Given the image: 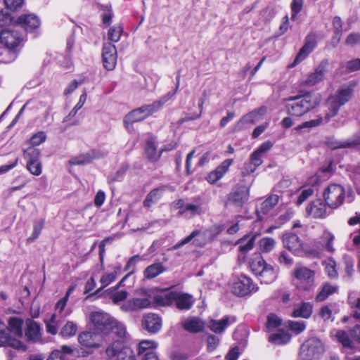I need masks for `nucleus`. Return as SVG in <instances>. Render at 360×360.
Instances as JSON below:
<instances>
[{
  "mask_svg": "<svg viewBox=\"0 0 360 360\" xmlns=\"http://www.w3.org/2000/svg\"><path fill=\"white\" fill-rule=\"evenodd\" d=\"M321 101L319 94L307 92L287 98L285 108L290 115L301 117L316 108Z\"/></svg>",
  "mask_w": 360,
  "mask_h": 360,
  "instance_id": "f257e3e1",
  "label": "nucleus"
},
{
  "mask_svg": "<svg viewBox=\"0 0 360 360\" xmlns=\"http://www.w3.org/2000/svg\"><path fill=\"white\" fill-rule=\"evenodd\" d=\"M356 86V82H350L347 85L338 89L334 96L328 98V112L324 117L325 122H328L332 117H335L340 107L351 99Z\"/></svg>",
  "mask_w": 360,
  "mask_h": 360,
  "instance_id": "f03ea898",
  "label": "nucleus"
},
{
  "mask_svg": "<svg viewBox=\"0 0 360 360\" xmlns=\"http://www.w3.org/2000/svg\"><path fill=\"white\" fill-rule=\"evenodd\" d=\"M89 319L96 333L104 335H108L111 333L112 324H113L115 319L109 314L102 311H92L90 314Z\"/></svg>",
  "mask_w": 360,
  "mask_h": 360,
  "instance_id": "7ed1b4c3",
  "label": "nucleus"
},
{
  "mask_svg": "<svg viewBox=\"0 0 360 360\" xmlns=\"http://www.w3.org/2000/svg\"><path fill=\"white\" fill-rule=\"evenodd\" d=\"M324 353V346L317 338H311L303 342L300 347V356L304 360L319 359Z\"/></svg>",
  "mask_w": 360,
  "mask_h": 360,
  "instance_id": "20e7f679",
  "label": "nucleus"
},
{
  "mask_svg": "<svg viewBox=\"0 0 360 360\" xmlns=\"http://www.w3.org/2000/svg\"><path fill=\"white\" fill-rule=\"evenodd\" d=\"M326 204L332 209H336L343 204L345 191L343 186L337 184H330L323 191Z\"/></svg>",
  "mask_w": 360,
  "mask_h": 360,
  "instance_id": "39448f33",
  "label": "nucleus"
},
{
  "mask_svg": "<svg viewBox=\"0 0 360 360\" xmlns=\"http://www.w3.org/2000/svg\"><path fill=\"white\" fill-rule=\"evenodd\" d=\"M292 275L297 288L300 290H309L314 285L315 272L306 266H297Z\"/></svg>",
  "mask_w": 360,
  "mask_h": 360,
  "instance_id": "423d86ee",
  "label": "nucleus"
},
{
  "mask_svg": "<svg viewBox=\"0 0 360 360\" xmlns=\"http://www.w3.org/2000/svg\"><path fill=\"white\" fill-rule=\"evenodd\" d=\"M22 41V34L18 30H3L0 33V41L7 50L0 49V56L3 53H8L11 50H15Z\"/></svg>",
  "mask_w": 360,
  "mask_h": 360,
  "instance_id": "0eeeda50",
  "label": "nucleus"
},
{
  "mask_svg": "<svg viewBox=\"0 0 360 360\" xmlns=\"http://www.w3.org/2000/svg\"><path fill=\"white\" fill-rule=\"evenodd\" d=\"M266 113V108L262 106L243 115L235 124L234 131H242L262 120Z\"/></svg>",
  "mask_w": 360,
  "mask_h": 360,
  "instance_id": "6e6552de",
  "label": "nucleus"
},
{
  "mask_svg": "<svg viewBox=\"0 0 360 360\" xmlns=\"http://www.w3.org/2000/svg\"><path fill=\"white\" fill-rule=\"evenodd\" d=\"M180 84V73L179 72L176 76V89L175 91H177L179 89ZM176 92H169L165 96L160 98L158 100L155 101L153 103L148 105H143L141 106V110L143 112L146 117H148V116L153 115V113L158 112L159 110H160L163 105L167 103L169 100H170Z\"/></svg>",
  "mask_w": 360,
  "mask_h": 360,
  "instance_id": "1a4fd4ad",
  "label": "nucleus"
},
{
  "mask_svg": "<svg viewBox=\"0 0 360 360\" xmlns=\"http://www.w3.org/2000/svg\"><path fill=\"white\" fill-rule=\"evenodd\" d=\"M257 290L251 278L244 275L238 277L231 285V292L240 297L248 295Z\"/></svg>",
  "mask_w": 360,
  "mask_h": 360,
  "instance_id": "9d476101",
  "label": "nucleus"
},
{
  "mask_svg": "<svg viewBox=\"0 0 360 360\" xmlns=\"http://www.w3.org/2000/svg\"><path fill=\"white\" fill-rule=\"evenodd\" d=\"M77 340L80 345L86 349H98L103 345L102 338L96 332H81Z\"/></svg>",
  "mask_w": 360,
  "mask_h": 360,
  "instance_id": "9b49d317",
  "label": "nucleus"
},
{
  "mask_svg": "<svg viewBox=\"0 0 360 360\" xmlns=\"http://www.w3.org/2000/svg\"><path fill=\"white\" fill-rule=\"evenodd\" d=\"M249 189L245 186H238L233 189L227 196V204L236 207H242L249 199Z\"/></svg>",
  "mask_w": 360,
  "mask_h": 360,
  "instance_id": "f8f14e48",
  "label": "nucleus"
},
{
  "mask_svg": "<svg viewBox=\"0 0 360 360\" xmlns=\"http://www.w3.org/2000/svg\"><path fill=\"white\" fill-rule=\"evenodd\" d=\"M26 341L30 343H44L41 337V328L39 323L32 319L26 321L25 330Z\"/></svg>",
  "mask_w": 360,
  "mask_h": 360,
  "instance_id": "ddd939ff",
  "label": "nucleus"
},
{
  "mask_svg": "<svg viewBox=\"0 0 360 360\" xmlns=\"http://www.w3.org/2000/svg\"><path fill=\"white\" fill-rule=\"evenodd\" d=\"M102 58L104 68L112 70L117 63V49L112 43H105L103 46Z\"/></svg>",
  "mask_w": 360,
  "mask_h": 360,
  "instance_id": "4468645a",
  "label": "nucleus"
},
{
  "mask_svg": "<svg viewBox=\"0 0 360 360\" xmlns=\"http://www.w3.org/2000/svg\"><path fill=\"white\" fill-rule=\"evenodd\" d=\"M328 64V59L322 60L314 72L309 74L302 84L305 86H313L321 82L327 72Z\"/></svg>",
  "mask_w": 360,
  "mask_h": 360,
  "instance_id": "2eb2a0df",
  "label": "nucleus"
},
{
  "mask_svg": "<svg viewBox=\"0 0 360 360\" xmlns=\"http://www.w3.org/2000/svg\"><path fill=\"white\" fill-rule=\"evenodd\" d=\"M191 241L193 245L198 247L205 245L207 243L206 233L199 230H195L189 236L172 246L169 250H176Z\"/></svg>",
  "mask_w": 360,
  "mask_h": 360,
  "instance_id": "dca6fc26",
  "label": "nucleus"
},
{
  "mask_svg": "<svg viewBox=\"0 0 360 360\" xmlns=\"http://www.w3.org/2000/svg\"><path fill=\"white\" fill-rule=\"evenodd\" d=\"M11 347L17 349L25 350L26 346L19 340L12 338L8 330L4 328V325L1 322L0 326V347Z\"/></svg>",
  "mask_w": 360,
  "mask_h": 360,
  "instance_id": "f3484780",
  "label": "nucleus"
},
{
  "mask_svg": "<svg viewBox=\"0 0 360 360\" xmlns=\"http://www.w3.org/2000/svg\"><path fill=\"white\" fill-rule=\"evenodd\" d=\"M142 326L148 333H156L162 328V319L156 314H148L143 318Z\"/></svg>",
  "mask_w": 360,
  "mask_h": 360,
  "instance_id": "a211bd4d",
  "label": "nucleus"
},
{
  "mask_svg": "<svg viewBox=\"0 0 360 360\" xmlns=\"http://www.w3.org/2000/svg\"><path fill=\"white\" fill-rule=\"evenodd\" d=\"M152 302L148 297L133 298L127 300L121 306V309L124 311H134L148 308Z\"/></svg>",
  "mask_w": 360,
  "mask_h": 360,
  "instance_id": "6ab92c4d",
  "label": "nucleus"
},
{
  "mask_svg": "<svg viewBox=\"0 0 360 360\" xmlns=\"http://www.w3.org/2000/svg\"><path fill=\"white\" fill-rule=\"evenodd\" d=\"M283 243L285 248L293 252L295 254H299L303 250L302 240L296 234L292 233H288L283 235Z\"/></svg>",
  "mask_w": 360,
  "mask_h": 360,
  "instance_id": "aec40b11",
  "label": "nucleus"
},
{
  "mask_svg": "<svg viewBox=\"0 0 360 360\" xmlns=\"http://www.w3.org/2000/svg\"><path fill=\"white\" fill-rule=\"evenodd\" d=\"M306 212L314 218H324L327 216L326 204L321 199H316L307 205Z\"/></svg>",
  "mask_w": 360,
  "mask_h": 360,
  "instance_id": "412c9836",
  "label": "nucleus"
},
{
  "mask_svg": "<svg viewBox=\"0 0 360 360\" xmlns=\"http://www.w3.org/2000/svg\"><path fill=\"white\" fill-rule=\"evenodd\" d=\"M232 162L231 159H227L222 162L221 165L208 174L207 177V181L214 184L221 179L228 171Z\"/></svg>",
  "mask_w": 360,
  "mask_h": 360,
  "instance_id": "4be33fe9",
  "label": "nucleus"
},
{
  "mask_svg": "<svg viewBox=\"0 0 360 360\" xmlns=\"http://www.w3.org/2000/svg\"><path fill=\"white\" fill-rule=\"evenodd\" d=\"M18 23L27 32H32L40 25L39 18L34 14H27L20 16Z\"/></svg>",
  "mask_w": 360,
  "mask_h": 360,
  "instance_id": "5701e85b",
  "label": "nucleus"
},
{
  "mask_svg": "<svg viewBox=\"0 0 360 360\" xmlns=\"http://www.w3.org/2000/svg\"><path fill=\"white\" fill-rule=\"evenodd\" d=\"M174 302L180 310L190 309L194 303L193 296L188 293H183L174 291Z\"/></svg>",
  "mask_w": 360,
  "mask_h": 360,
  "instance_id": "b1692460",
  "label": "nucleus"
},
{
  "mask_svg": "<svg viewBox=\"0 0 360 360\" xmlns=\"http://www.w3.org/2000/svg\"><path fill=\"white\" fill-rule=\"evenodd\" d=\"M339 286L338 285H333L328 282L323 283L315 299L317 302H323L329 296L337 292Z\"/></svg>",
  "mask_w": 360,
  "mask_h": 360,
  "instance_id": "393cba45",
  "label": "nucleus"
},
{
  "mask_svg": "<svg viewBox=\"0 0 360 360\" xmlns=\"http://www.w3.org/2000/svg\"><path fill=\"white\" fill-rule=\"evenodd\" d=\"M167 188V186H162L150 191L143 201V205L150 207L153 204L158 202Z\"/></svg>",
  "mask_w": 360,
  "mask_h": 360,
  "instance_id": "a878e982",
  "label": "nucleus"
},
{
  "mask_svg": "<svg viewBox=\"0 0 360 360\" xmlns=\"http://www.w3.org/2000/svg\"><path fill=\"white\" fill-rule=\"evenodd\" d=\"M327 145L330 148L333 150L345 148H353L360 145V138L349 139L345 141H340L331 139L327 141Z\"/></svg>",
  "mask_w": 360,
  "mask_h": 360,
  "instance_id": "bb28decb",
  "label": "nucleus"
},
{
  "mask_svg": "<svg viewBox=\"0 0 360 360\" xmlns=\"http://www.w3.org/2000/svg\"><path fill=\"white\" fill-rule=\"evenodd\" d=\"M279 197L276 194L269 195L264 202H262L259 207L257 210L258 217H260V214H265L269 212L274 207L278 202Z\"/></svg>",
  "mask_w": 360,
  "mask_h": 360,
  "instance_id": "cd10ccee",
  "label": "nucleus"
},
{
  "mask_svg": "<svg viewBox=\"0 0 360 360\" xmlns=\"http://www.w3.org/2000/svg\"><path fill=\"white\" fill-rule=\"evenodd\" d=\"M290 339L291 335L284 330H278L269 336V342L275 345L287 344Z\"/></svg>",
  "mask_w": 360,
  "mask_h": 360,
  "instance_id": "c85d7f7f",
  "label": "nucleus"
},
{
  "mask_svg": "<svg viewBox=\"0 0 360 360\" xmlns=\"http://www.w3.org/2000/svg\"><path fill=\"white\" fill-rule=\"evenodd\" d=\"M174 291L161 292L153 297V302L158 306L167 307L170 306L174 302Z\"/></svg>",
  "mask_w": 360,
  "mask_h": 360,
  "instance_id": "c756f323",
  "label": "nucleus"
},
{
  "mask_svg": "<svg viewBox=\"0 0 360 360\" xmlns=\"http://www.w3.org/2000/svg\"><path fill=\"white\" fill-rule=\"evenodd\" d=\"M23 320L18 317H11L8 322V330L18 338L23 335L22 326Z\"/></svg>",
  "mask_w": 360,
  "mask_h": 360,
  "instance_id": "7c9ffc66",
  "label": "nucleus"
},
{
  "mask_svg": "<svg viewBox=\"0 0 360 360\" xmlns=\"http://www.w3.org/2000/svg\"><path fill=\"white\" fill-rule=\"evenodd\" d=\"M262 283L269 284L274 282L277 278V270L271 265L267 264L262 274L257 276Z\"/></svg>",
  "mask_w": 360,
  "mask_h": 360,
  "instance_id": "2f4dec72",
  "label": "nucleus"
},
{
  "mask_svg": "<svg viewBox=\"0 0 360 360\" xmlns=\"http://www.w3.org/2000/svg\"><path fill=\"white\" fill-rule=\"evenodd\" d=\"M257 237V234L252 236H245L237 241L238 245L239 251L243 253H246L254 248L255 240Z\"/></svg>",
  "mask_w": 360,
  "mask_h": 360,
  "instance_id": "473e14b6",
  "label": "nucleus"
},
{
  "mask_svg": "<svg viewBox=\"0 0 360 360\" xmlns=\"http://www.w3.org/2000/svg\"><path fill=\"white\" fill-rule=\"evenodd\" d=\"M312 313V305L309 302H302L295 307L292 316L294 317H302L308 319Z\"/></svg>",
  "mask_w": 360,
  "mask_h": 360,
  "instance_id": "72a5a7b5",
  "label": "nucleus"
},
{
  "mask_svg": "<svg viewBox=\"0 0 360 360\" xmlns=\"http://www.w3.org/2000/svg\"><path fill=\"white\" fill-rule=\"evenodd\" d=\"M335 236L328 230H325L321 237V243L323 249L330 252L333 253L335 251L333 247V241Z\"/></svg>",
  "mask_w": 360,
  "mask_h": 360,
  "instance_id": "f704fd0d",
  "label": "nucleus"
},
{
  "mask_svg": "<svg viewBox=\"0 0 360 360\" xmlns=\"http://www.w3.org/2000/svg\"><path fill=\"white\" fill-rule=\"evenodd\" d=\"M125 348L126 347L123 346L121 341H114L107 347L105 354L109 359L115 358V360H117L120 354L122 352V350Z\"/></svg>",
  "mask_w": 360,
  "mask_h": 360,
  "instance_id": "c9c22d12",
  "label": "nucleus"
},
{
  "mask_svg": "<svg viewBox=\"0 0 360 360\" xmlns=\"http://www.w3.org/2000/svg\"><path fill=\"white\" fill-rule=\"evenodd\" d=\"M99 158L96 151H91L72 158L69 162L72 165H86L90 163L94 158Z\"/></svg>",
  "mask_w": 360,
  "mask_h": 360,
  "instance_id": "e433bc0d",
  "label": "nucleus"
},
{
  "mask_svg": "<svg viewBox=\"0 0 360 360\" xmlns=\"http://www.w3.org/2000/svg\"><path fill=\"white\" fill-rule=\"evenodd\" d=\"M183 326L185 330L191 333H199L204 328V322L198 318L186 320Z\"/></svg>",
  "mask_w": 360,
  "mask_h": 360,
  "instance_id": "4c0bfd02",
  "label": "nucleus"
},
{
  "mask_svg": "<svg viewBox=\"0 0 360 360\" xmlns=\"http://www.w3.org/2000/svg\"><path fill=\"white\" fill-rule=\"evenodd\" d=\"M229 323V316H225L221 320L211 319L208 326L210 329L215 333H222Z\"/></svg>",
  "mask_w": 360,
  "mask_h": 360,
  "instance_id": "58836bf2",
  "label": "nucleus"
},
{
  "mask_svg": "<svg viewBox=\"0 0 360 360\" xmlns=\"http://www.w3.org/2000/svg\"><path fill=\"white\" fill-rule=\"evenodd\" d=\"M165 271L164 266L161 263H155L148 266L144 271V276L148 279H152Z\"/></svg>",
  "mask_w": 360,
  "mask_h": 360,
  "instance_id": "ea45409f",
  "label": "nucleus"
},
{
  "mask_svg": "<svg viewBox=\"0 0 360 360\" xmlns=\"http://www.w3.org/2000/svg\"><path fill=\"white\" fill-rule=\"evenodd\" d=\"M267 264L265 260L259 255H257L250 263V268L252 272L257 276L262 274Z\"/></svg>",
  "mask_w": 360,
  "mask_h": 360,
  "instance_id": "a19ab883",
  "label": "nucleus"
},
{
  "mask_svg": "<svg viewBox=\"0 0 360 360\" xmlns=\"http://www.w3.org/2000/svg\"><path fill=\"white\" fill-rule=\"evenodd\" d=\"M163 150L162 149L160 153H157V148L153 141L148 140L146 143L145 152L148 158L153 161H157L161 156Z\"/></svg>",
  "mask_w": 360,
  "mask_h": 360,
  "instance_id": "79ce46f5",
  "label": "nucleus"
},
{
  "mask_svg": "<svg viewBox=\"0 0 360 360\" xmlns=\"http://www.w3.org/2000/svg\"><path fill=\"white\" fill-rule=\"evenodd\" d=\"M202 212L203 210L200 205L191 203L186 204L183 209L179 211L180 215L189 214V217L200 215Z\"/></svg>",
  "mask_w": 360,
  "mask_h": 360,
  "instance_id": "37998d69",
  "label": "nucleus"
},
{
  "mask_svg": "<svg viewBox=\"0 0 360 360\" xmlns=\"http://www.w3.org/2000/svg\"><path fill=\"white\" fill-rule=\"evenodd\" d=\"M146 117L144 115L143 112L141 110V107L131 110L129 112L124 118V124H127L129 122H138L145 120Z\"/></svg>",
  "mask_w": 360,
  "mask_h": 360,
  "instance_id": "c03bdc74",
  "label": "nucleus"
},
{
  "mask_svg": "<svg viewBox=\"0 0 360 360\" xmlns=\"http://www.w3.org/2000/svg\"><path fill=\"white\" fill-rule=\"evenodd\" d=\"M112 325L111 333H113L118 338L121 340H127L128 338L129 335L127 332L126 327L123 323L114 319L113 324Z\"/></svg>",
  "mask_w": 360,
  "mask_h": 360,
  "instance_id": "a18cd8bd",
  "label": "nucleus"
},
{
  "mask_svg": "<svg viewBox=\"0 0 360 360\" xmlns=\"http://www.w3.org/2000/svg\"><path fill=\"white\" fill-rule=\"evenodd\" d=\"M77 331V326L72 321H68L61 328L59 334L63 338L74 336Z\"/></svg>",
  "mask_w": 360,
  "mask_h": 360,
  "instance_id": "49530a36",
  "label": "nucleus"
},
{
  "mask_svg": "<svg viewBox=\"0 0 360 360\" xmlns=\"http://www.w3.org/2000/svg\"><path fill=\"white\" fill-rule=\"evenodd\" d=\"M338 340L345 347L352 349L354 347L353 341L351 340L350 334L349 335L345 330H338L335 335Z\"/></svg>",
  "mask_w": 360,
  "mask_h": 360,
  "instance_id": "de8ad7c7",
  "label": "nucleus"
},
{
  "mask_svg": "<svg viewBox=\"0 0 360 360\" xmlns=\"http://www.w3.org/2000/svg\"><path fill=\"white\" fill-rule=\"evenodd\" d=\"M40 154L39 149L34 146H30L23 150V158L27 160V162L39 160Z\"/></svg>",
  "mask_w": 360,
  "mask_h": 360,
  "instance_id": "09e8293b",
  "label": "nucleus"
},
{
  "mask_svg": "<svg viewBox=\"0 0 360 360\" xmlns=\"http://www.w3.org/2000/svg\"><path fill=\"white\" fill-rule=\"evenodd\" d=\"M115 278L116 273L115 272L108 273L103 275L100 280L101 283L103 285L102 287L96 290L95 292L92 294V295H99L103 290V289L108 286V285H110L111 283H112L115 280ZM90 296H91V295Z\"/></svg>",
  "mask_w": 360,
  "mask_h": 360,
  "instance_id": "8fccbe9b",
  "label": "nucleus"
},
{
  "mask_svg": "<svg viewBox=\"0 0 360 360\" xmlns=\"http://www.w3.org/2000/svg\"><path fill=\"white\" fill-rule=\"evenodd\" d=\"M44 224V221L42 219L36 220L34 221L32 234L27 239V242L28 243H32L39 236L43 229Z\"/></svg>",
  "mask_w": 360,
  "mask_h": 360,
  "instance_id": "3c124183",
  "label": "nucleus"
},
{
  "mask_svg": "<svg viewBox=\"0 0 360 360\" xmlns=\"http://www.w3.org/2000/svg\"><path fill=\"white\" fill-rule=\"evenodd\" d=\"M158 344L155 342L150 340H143L138 345V355H142L146 354L148 351H153L152 349L157 347Z\"/></svg>",
  "mask_w": 360,
  "mask_h": 360,
  "instance_id": "603ef678",
  "label": "nucleus"
},
{
  "mask_svg": "<svg viewBox=\"0 0 360 360\" xmlns=\"http://www.w3.org/2000/svg\"><path fill=\"white\" fill-rule=\"evenodd\" d=\"M325 269L327 275L330 278H335L338 277V271L336 269V262L333 258H328L327 261L324 262Z\"/></svg>",
  "mask_w": 360,
  "mask_h": 360,
  "instance_id": "864d4df0",
  "label": "nucleus"
},
{
  "mask_svg": "<svg viewBox=\"0 0 360 360\" xmlns=\"http://www.w3.org/2000/svg\"><path fill=\"white\" fill-rule=\"evenodd\" d=\"M123 28L120 25L111 27L108 32V38L112 42H117L120 40Z\"/></svg>",
  "mask_w": 360,
  "mask_h": 360,
  "instance_id": "5fc2aeb1",
  "label": "nucleus"
},
{
  "mask_svg": "<svg viewBox=\"0 0 360 360\" xmlns=\"http://www.w3.org/2000/svg\"><path fill=\"white\" fill-rule=\"evenodd\" d=\"M276 241L272 238L265 237L259 242L260 250L264 252H271L275 247Z\"/></svg>",
  "mask_w": 360,
  "mask_h": 360,
  "instance_id": "6e6d98bb",
  "label": "nucleus"
},
{
  "mask_svg": "<svg viewBox=\"0 0 360 360\" xmlns=\"http://www.w3.org/2000/svg\"><path fill=\"white\" fill-rule=\"evenodd\" d=\"M282 324V320L275 314H269L267 316L266 327L269 331L272 330Z\"/></svg>",
  "mask_w": 360,
  "mask_h": 360,
  "instance_id": "4d7b16f0",
  "label": "nucleus"
},
{
  "mask_svg": "<svg viewBox=\"0 0 360 360\" xmlns=\"http://www.w3.org/2000/svg\"><path fill=\"white\" fill-rule=\"evenodd\" d=\"M26 168L33 175L39 176L41 174L42 168L40 160L27 161Z\"/></svg>",
  "mask_w": 360,
  "mask_h": 360,
  "instance_id": "13d9d810",
  "label": "nucleus"
},
{
  "mask_svg": "<svg viewBox=\"0 0 360 360\" xmlns=\"http://www.w3.org/2000/svg\"><path fill=\"white\" fill-rule=\"evenodd\" d=\"M46 328L48 333L55 335L58 333V326L56 323V314H53L50 319L45 321Z\"/></svg>",
  "mask_w": 360,
  "mask_h": 360,
  "instance_id": "bf43d9fd",
  "label": "nucleus"
},
{
  "mask_svg": "<svg viewBox=\"0 0 360 360\" xmlns=\"http://www.w3.org/2000/svg\"><path fill=\"white\" fill-rule=\"evenodd\" d=\"M46 139V135L44 131H39L34 134L30 139V146H36L44 143Z\"/></svg>",
  "mask_w": 360,
  "mask_h": 360,
  "instance_id": "052dcab7",
  "label": "nucleus"
},
{
  "mask_svg": "<svg viewBox=\"0 0 360 360\" xmlns=\"http://www.w3.org/2000/svg\"><path fill=\"white\" fill-rule=\"evenodd\" d=\"M323 119L321 117H320L315 120H311L309 121L304 122L302 124L296 127L295 128V130L300 131L304 128H312V127H317L323 122Z\"/></svg>",
  "mask_w": 360,
  "mask_h": 360,
  "instance_id": "680f3d73",
  "label": "nucleus"
},
{
  "mask_svg": "<svg viewBox=\"0 0 360 360\" xmlns=\"http://www.w3.org/2000/svg\"><path fill=\"white\" fill-rule=\"evenodd\" d=\"M312 51L307 48L304 44L303 46L300 49L299 53H297L293 63L292 64V66H295L297 64L302 61L304 59H305L308 55Z\"/></svg>",
  "mask_w": 360,
  "mask_h": 360,
  "instance_id": "e2e57ef3",
  "label": "nucleus"
},
{
  "mask_svg": "<svg viewBox=\"0 0 360 360\" xmlns=\"http://www.w3.org/2000/svg\"><path fill=\"white\" fill-rule=\"evenodd\" d=\"M141 260V257L139 255H136L131 257L127 262L124 270L129 271L128 275L133 274L135 271V266L136 263Z\"/></svg>",
  "mask_w": 360,
  "mask_h": 360,
  "instance_id": "0e129e2a",
  "label": "nucleus"
},
{
  "mask_svg": "<svg viewBox=\"0 0 360 360\" xmlns=\"http://www.w3.org/2000/svg\"><path fill=\"white\" fill-rule=\"evenodd\" d=\"M288 326L297 334L302 333L306 328L304 321H290L288 322Z\"/></svg>",
  "mask_w": 360,
  "mask_h": 360,
  "instance_id": "69168bd1",
  "label": "nucleus"
},
{
  "mask_svg": "<svg viewBox=\"0 0 360 360\" xmlns=\"http://www.w3.org/2000/svg\"><path fill=\"white\" fill-rule=\"evenodd\" d=\"M344 263L345 266V272L348 277H352L354 273V259L348 256H345L344 257Z\"/></svg>",
  "mask_w": 360,
  "mask_h": 360,
  "instance_id": "338daca9",
  "label": "nucleus"
},
{
  "mask_svg": "<svg viewBox=\"0 0 360 360\" xmlns=\"http://www.w3.org/2000/svg\"><path fill=\"white\" fill-rule=\"evenodd\" d=\"M117 360H136V356L133 352V350L126 347L125 349L122 350V352H121L119 355V357Z\"/></svg>",
  "mask_w": 360,
  "mask_h": 360,
  "instance_id": "774afa93",
  "label": "nucleus"
}]
</instances>
